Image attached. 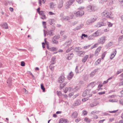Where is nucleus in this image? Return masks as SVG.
<instances>
[{"label": "nucleus", "instance_id": "nucleus-1", "mask_svg": "<svg viewBox=\"0 0 123 123\" xmlns=\"http://www.w3.org/2000/svg\"><path fill=\"white\" fill-rule=\"evenodd\" d=\"M101 15L103 17H105L110 19H112L113 18V14L111 12H108L107 11H105L102 12L101 13Z\"/></svg>", "mask_w": 123, "mask_h": 123}, {"label": "nucleus", "instance_id": "nucleus-2", "mask_svg": "<svg viewBox=\"0 0 123 123\" xmlns=\"http://www.w3.org/2000/svg\"><path fill=\"white\" fill-rule=\"evenodd\" d=\"M106 20V19L105 18H104L103 21L98 23L95 26L97 27H99L101 26L106 25L107 24L106 22L105 21V20Z\"/></svg>", "mask_w": 123, "mask_h": 123}, {"label": "nucleus", "instance_id": "nucleus-3", "mask_svg": "<svg viewBox=\"0 0 123 123\" xmlns=\"http://www.w3.org/2000/svg\"><path fill=\"white\" fill-rule=\"evenodd\" d=\"M74 14L77 17L80 16L84 15V12L83 11L80 10L77 12H74Z\"/></svg>", "mask_w": 123, "mask_h": 123}, {"label": "nucleus", "instance_id": "nucleus-4", "mask_svg": "<svg viewBox=\"0 0 123 123\" xmlns=\"http://www.w3.org/2000/svg\"><path fill=\"white\" fill-rule=\"evenodd\" d=\"M87 9L90 11H94L96 9V7L93 5H90L88 6Z\"/></svg>", "mask_w": 123, "mask_h": 123}, {"label": "nucleus", "instance_id": "nucleus-5", "mask_svg": "<svg viewBox=\"0 0 123 123\" xmlns=\"http://www.w3.org/2000/svg\"><path fill=\"white\" fill-rule=\"evenodd\" d=\"M74 1V0H69L67 3V5L66 6V8L67 9L70 8V6L73 4Z\"/></svg>", "mask_w": 123, "mask_h": 123}, {"label": "nucleus", "instance_id": "nucleus-6", "mask_svg": "<svg viewBox=\"0 0 123 123\" xmlns=\"http://www.w3.org/2000/svg\"><path fill=\"white\" fill-rule=\"evenodd\" d=\"M65 80V78L64 75L62 74L58 79V81L60 83H62Z\"/></svg>", "mask_w": 123, "mask_h": 123}, {"label": "nucleus", "instance_id": "nucleus-7", "mask_svg": "<svg viewBox=\"0 0 123 123\" xmlns=\"http://www.w3.org/2000/svg\"><path fill=\"white\" fill-rule=\"evenodd\" d=\"M90 91V89H87L85 90L82 93V95L83 97H85L88 94L89 92Z\"/></svg>", "mask_w": 123, "mask_h": 123}, {"label": "nucleus", "instance_id": "nucleus-8", "mask_svg": "<svg viewBox=\"0 0 123 123\" xmlns=\"http://www.w3.org/2000/svg\"><path fill=\"white\" fill-rule=\"evenodd\" d=\"M106 38L105 36H103L101 37L100 38V43L101 44L104 43L106 40Z\"/></svg>", "mask_w": 123, "mask_h": 123}, {"label": "nucleus", "instance_id": "nucleus-9", "mask_svg": "<svg viewBox=\"0 0 123 123\" xmlns=\"http://www.w3.org/2000/svg\"><path fill=\"white\" fill-rule=\"evenodd\" d=\"M116 53L117 51L115 49H114L113 51V53H112L111 55L110 59L111 60L115 56Z\"/></svg>", "mask_w": 123, "mask_h": 123}, {"label": "nucleus", "instance_id": "nucleus-10", "mask_svg": "<svg viewBox=\"0 0 123 123\" xmlns=\"http://www.w3.org/2000/svg\"><path fill=\"white\" fill-rule=\"evenodd\" d=\"M74 75V74L73 73L71 72L69 74L68 76V79L69 80H70L73 77Z\"/></svg>", "mask_w": 123, "mask_h": 123}, {"label": "nucleus", "instance_id": "nucleus-11", "mask_svg": "<svg viewBox=\"0 0 123 123\" xmlns=\"http://www.w3.org/2000/svg\"><path fill=\"white\" fill-rule=\"evenodd\" d=\"M54 35V31L51 30L49 31L47 33V35H49L50 36H53Z\"/></svg>", "mask_w": 123, "mask_h": 123}, {"label": "nucleus", "instance_id": "nucleus-12", "mask_svg": "<svg viewBox=\"0 0 123 123\" xmlns=\"http://www.w3.org/2000/svg\"><path fill=\"white\" fill-rule=\"evenodd\" d=\"M101 49V47H99L97 48L96 50L95 53V54L96 56H97L98 55V53L100 52Z\"/></svg>", "mask_w": 123, "mask_h": 123}, {"label": "nucleus", "instance_id": "nucleus-13", "mask_svg": "<svg viewBox=\"0 0 123 123\" xmlns=\"http://www.w3.org/2000/svg\"><path fill=\"white\" fill-rule=\"evenodd\" d=\"M67 122V120L65 119L61 118L59 120V123H66Z\"/></svg>", "mask_w": 123, "mask_h": 123}, {"label": "nucleus", "instance_id": "nucleus-14", "mask_svg": "<svg viewBox=\"0 0 123 123\" xmlns=\"http://www.w3.org/2000/svg\"><path fill=\"white\" fill-rule=\"evenodd\" d=\"M74 55L73 53H71L70 55H68V56L66 57V59L68 60H70L72 59V57Z\"/></svg>", "mask_w": 123, "mask_h": 123}, {"label": "nucleus", "instance_id": "nucleus-15", "mask_svg": "<svg viewBox=\"0 0 123 123\" xmlns=\"http://www.w3.org/2000/svg\"><path fill=\"white\" fill-rule=\"evenodd\" d=\"M98 69H95L90 74V76L92 77L94 76L96 72L98 71Z\"/></svg>", "mask_w": 123, "mask_h": 123}, {"label": "nucleus", "instance_id": "nucleus-16", "mask_svg": "<svg viewBox=\"0 0 123 123\" xmlns=\"http://www.w3.org/2000/svg\"><path fill=\"white\" fill-rule=\"evenodd\" d=\"M1 26L3 28L5 29H8V28L7 24L6 23H5L1 25Z\"/></svg>", "mask_w": 123, "mask_h": 123}, {"label": "nucleus", "instance_id": "nucleus-17", "mask_svg": "<svg viewBox=\"0 0 123 123\" xmlns=\"http://www.w3.org/2000/svg\"><path fill=\"white\" fill-rule=\"evenodd\" d=\"M93 36L95 37L100 35L101 34L99 32V31H98L94 33H93Z\"/></svg>", "mask_w": 123, "mask_h": 123}, {"label": "nucleus", "instance_id": "nucleus-18", "mask_svg": "<svg viewBox=\"0 0 123 123\" xmlns=\"http://www.w3.org/2000/svg\"><path fill=\"white\" fill-rule=\"evenodd\" d=\"M89 57L88 55H86L85 56H84L83 59L82 60V62H85L87 60V58Z\"/></svg>", "mask_w": 123, "mask_h": 123}, {"label": "nucleus", "instance_id": "nucleus-19", "mask_svg": "<svg viewBox=\"0 0 123 123\" xmlns=\"http://www.w3.org/2000/svg\"><path fill=\"white\" fill-rule=\"evenodd\" d=\"M93 23V21L92 19L88 20L86 22V24L87 25H89Z\"/></svg>", "mask_w": 123, "mask_h": 123}, {"label": "nucleus", "instance_id": "nucleus-20", "mask_svg": "<svg viewBox=\"0 0 123 123\" xmlns=\"http://www.w3.org/2000/svg\"><path fill=\"white\" fill-rule=\"evenodd\" d=\"M63 0H61L59 4L58 5V7L60 8H61L63 6Z\"/></svg>", "mask_w": 123, "mask_h": 123}, {"label": "nucleus", "instance_id": "nucleus-21", "mask_svg": "<svg viewBox=\"0 0 123 123\" xmlns=\"http://www.w3.org/2000/svg\"><path fill=\"white\" fill-rule=\"evenodd\" d=\"M61 19L62 20H68L69 19L68 17L64 16L62 18H61Z\"/></svg>", "mask_w": 123, "mask_h": 123}, {"label": "nucleus", "instance_id": "nucleus-22", "mask_svg": "<svg viewBox=\"0 0 123 123\" xmlns=\"http://www.w3.org/2000/svg\"><path fill=\"white\" fill-rule=\"evenodd\" d=\"M81 101L79 99L77 100L75 102V106H77L80 104Z\"/></svg>", "mask_w": 123, "mask_h": 123}, {"label": "nucleus", "instance_id": "nucleus-23", "mask_svg": "<svg viewBox=\"0 0 123 123\" xmlns=\"http://www.w3.org/2000/svg\"><path fill=\"white\" fill-rule=\"evenodd\" d=\"M55 21V20L54 19H50L49 20V24L51 25L53 24L54 25V22Z\"/></svg>", "mask_w": 123, "mask_h": 123}, {"label": "nucleus", "instance_id": "nucleus-24", "mask_svg": "<svg viewBox=\"0 0 123 123\" xmlns=\"http://www.w3.org/2000/svg\"><path fill=\"white\" fill-rule=\"evenodd\" d=\"M55 59L56 58L55 57H53L52 58L51 60V64H54L55 63Z\"/></svg>", "mask_w": 123, "mask_h": 123}, {"label": "nucleus", "instance_id": "nucleus-25", "mask_svg": "<svg viewBox=\"0 0 123 123\" xmlns=\"http://www.w3.org/2000/svg\"><path fill=\"white\" fill-rule=\"evenodd\" d=\"M72 116L73 118H75L77 116V112H74L72 114Z\"/></svg>", "mask_w": 123, "mask_h": 123}, {"label": "nucleus", "instance_id": "nucleus-26", "mask_svg": "<svg viewBox=\"0 0 123 123\" xmlns=\"http://www.w3.org/2000/svg\"><path fill=\"white\" fill-rule=\"evenodd\" d=\"M55 38H54V37L52 38V42L53 43L57 44L58 43V41Z\"/></svg>", "mask_w": 123, "mask_h": 123}, {"label": "nucleus", "instance_id": "nucleus-27", "mask_svg": "<svg viewBox=\"0 0 123 123\" xmlns=\"http://www.w3.org/2000/svg\"><path fill=\"white\" fill-rule=\"evenodd\" d=\"M83 26V24H81L79 26L75 28V29L76 30H78L81 28Z\"/></svg>", "mask_w": 123, "mask_h": 123}, {"label": "nucleus", "instance_id": "nucleus-28", "mask_svg": "<svg viewBox=\"0 0 123 123\" xmlns=\"http://www.w3.org/2000/svg\"><path fill=\"white\" fill-rule=\"evenodd\" d=\"M84 120L85 121L88 123H89L91 121V119L87 117L85 118Z\"/></svg>", "mask_w": 123, "mask_h": 123}, {"label": "nucleus", "instance_id": "nucleus-29", "mask_svg": "<svg viewBox=\"0 0 123 123\" xmlns=\"http://www.w3.org/2000/svg\"><path fill=\"white\" fill-rule=\"evenodd\" d=\"M85 54L84 52L83 51H80L79 53V55L80 56H82Z\"/></svg>", "mask_w": 123, "mask_h": 123}, {"label": "nucleus", "instance_id": "nucleus-30", "mask_svg": "<svg viewBox=\"0 0 123 123\" xmlns=\"http://www.w3.org/2000/svg\"><path fill=\"white\" fill-rule=\"evenodd\" d=\"M50 7L51 8H54V3L51 2L50 3Z\"/></svg>", "mask_w": 123, "mask_h": 123}, {"label": "nucleus", "instance_id": "nucleus-31", "mask_svg": "<svg viewBox=\"0 0 123 123\" xmlns=\"http://www.w3.org/2000/svg\"><path fill=\"white\" fill-rule=\"evenodd\" d=\"M53 64H51L49 66V68L51 70H53L54 69V66L53 65Z\"/></svg>", "mask_w": 123, "mask_h": 123}, {"label": "nucleus", "instance_id": "nucleus-32", "mask_svg": "<svg viewBox=\"0 0 123 123\" xmlns=\"http://www.w3.org/2000/svg\"><path fill=\"white\" fill-rule=\"evenodd\" d=\"M41 88L42 89L43 92H44L45 89L44 86L43 85V84H41Z\"/></svg>", "mask_w": 123, "mask_h": 123}, {"label": "nucleus", "instance_id": "nucleus-33", "mask_svg": "<svg viewBox=\"0 0 123 123\" xmlns=\"http://www.w3.org/2000/svg\"><path fill=\"white\" fill-rule=\"evenodd\" d=\"M54 38H55L56 39H59L60 37V36L59 35H58L53 37Z\"/></svg>", "mask_w": 123, "mask_h": 123}, {"label": "nucleus", "instance_id": "nucleus-34", "mask_svg": "<svg viewBox=\"0 0 123 123\" xmlns=\"http://www.w3.org/2000/svg\"><path fill=\"white\" fill-rule=\"evenodd\" d=\"M93 36V34L91 35L88 37V38L89 40H91L93 39L94 37Z\"/></svg>", "mask_w": 123, "mask_h": 123}, {"label": "nucleus", "instance_id": "nucleus-35", "mask_svg": "<svg viewBox=\"0 0 123 123\" xmlns=\"http://www.w3.org/2000/svg\"><path fill=\"white\" fill-rule=\"evenodd\" d=\"M118 40L120 41L123 40V35L119 37L118 38Z\"/></svg>", "mask_w": 123, "mask_h": 123}, {"label": "nucleus", "instance_id": "nucleus-36", "mask_svg": "<svg viewBox=\"0 0 123 123\" xmlns=\"http://www.w3.org/2000/svg\"><path fill=\"white\" fill-rule=\"evenodd\" d=\"M107 52L106 51H105L103 54L102 55V59H103L104 57H105L106 54Z\"/></svg>", "mask_w": 123, "mask_h": 123}, {"label": "nucleus", "instance_id": "nucleus-37", "mask_svg": "<svg viewBox=\"0 0 123 123\" xmlns=\"http://www.w3.org/2000/svg\"><path fill=\"white\" fill-rule=\"evenodd\" d=\"M73 49L72 47H71L69 48L67 50H66V52L67 53H68V52L70 51L71 50H72Z\"/></svg>", "mask_w": 123, "mask_h": 123}, {"label": "nucleus", "instance_id": "nucleus-38", "mask_svg": "<svg viewBox=\"0 0 123 123\" xmlns=\"http://www.w3.org/2000/svg\"><path fill=\"white\" fill-rule=\"evenodd\" d=\"M107 0H101L99 1V3H103L104 2H107Z\"/></svg>", "mask_w": 123, "mask_h": 123}, {"label": "nucleus", "instance_id": "nucleus-39", "mask_svg": "<svg viewBox=\"0 0 123 123\" xmlns=\"http://www.w3.org/2000/svg\"><path fill=\"white\" fill-rule=\"evenodd\" d=\"M75 49H77V50H76V52H79L80 51V49H81V48L80 47H76Z\"/></svg>", "mask_w": 123, "mask_h": 123}, {"label": "nucleus", "instance_id": "nucleus-40", "mask_svg": "<svg viewBox=\"0 0 123 123\" xmlns=\"http://www.w3.org/2000/svg\"><path fill=\"white\" fill-rule=\"evenodd\" d=\"M123 71V69H120L119 71H118L116 73V74H119L122 72Z\"/></svg>", "mask_w": 123, "mask_h": 123}, {"label": "nucleus", "instance_id": "nucleus-41", "mask_svg": "<svg viewBox=\"0 0 123 123\" xmlns=\"http://www.w3.org/2000/svg\"><path fill=\"white\" fill-rule=\"evenodd\" d=\"M98 17L97 16H94V18H93L92 19V21H93V22L95 21L97 19Z\"/></svg>", "mask_w": 123, "mask_h": 123}, {"label": "nucleus", "instance_id": "nucleus-42", "mask_svg": "<svg viewBox=\"0 0 123 123\" xmlns=\"http://www.w3.org/2000/svg\"><path fill=\"white\" fill-rule=\"evenodd\" d=\"M78 21H75L72 23V25L73 26H74L77 24L78 23Z\"/></svg>", "mask_w": 123, "mask_h": 123}, {"label": "nucleus", "instance_id": "nucleus-43", "mask_svg": "<svg viewBox=\"0 0 123 123\" xmlns=\"http://www.w3.org/2000/svg\"><path fill=\"white\" fill-rule=\"evenodd\" d=\"M82 113L84 115H86L87 114V112L86 111H83Z\"/></svg>", "mask_w": 123, "mask_h": 123}, {"label": "nucleus", "instance_id": "nucleus-44", "mask_svg": "<svg viewBox=\"0 0 123 123\" xmlns=\"http://www.w3.org/2000/svg\"><path fill=\"white\" fill-rule=\"evenodd\" d=\"M88 97H87V98H83L82 100V101L85 102V101H86L87 100H88Z\"/></svg>", "mask_w": 123, "mask_h": 123}, {"label": "nucleus", "instance_id": "nucleus-45", "mask_svg": "<svg viewBox=\"0 0 123 123\" xmlns=\"http://www.w3.org/2000/svg\"><path fill=\"white\" fill-rule=\"evenodd\" d=\"M42 16H43V17H41V18L42 19H46V17L45 15L43 14V15H42Z\"/></svg>", "mask_w": 123, "mask_h": 123}, {"label": "nucleus", "instance_id": "nucleus-46", "mask_svg": "<svg viewBox=\"0 0 123 123\" xmlns=\"http://www.w3.org/2000/svg\"><path fill=\"white\" fill-rule=\"evenodd\" d=\"M21 65L22 66H25V63L24 62H21Z\"/></svg>", "mask_w": 123, "mask_h": 123}, {"label": "nucleus", "instance_id": "nucleus-47", "mask_svg": "<svg viewBox=\"0 0 123 123\" xmlns=\"http://www.w3.org/2000/svg\"><path fill=\"white\" fill-rule=\"evenodd\" d=\"M119 101L120 104L123 105V99H120Z\"/></svg>", "mask_w": 123, "mask_h": 123}, {"label": "nucleus", "instance_id": "nucleus-48", "mask_svg": "<svg viewBox=\"0 0 123 123\" xmlns=\"http://www.w3.org/2000/svg\"><path fill=\"white\" fill-rule=\"evenodd\" d=\"M107 24L108 25V26L109 27H111L112 25V24L110 22H108Z\"/></svg>", "mask_w": 123, "mask_h": 123}, {"label": "nucleus", "instance_id": "nucleus-49", "mask_svg": "<svg viewBox=\"0 0 123 123\" xmlns=\"http://www.w3.org/2000/svg\"><path fill=\"white\" fill-rule=\"evenodd\" d=\"M57 93L58 96H61L62 94L61 92L57 91Z\"/></svg>", "mask_w": 123, "mask_h": 123}, {"label": "nucleus", "instance_id": "nucleus-50", "mask_svg": "<svg viewBox=\"0 0 123 123\" xmlns=\"http://www.w3.org/2000/svg\"><path fill=\"white\" fill-rule=\"evenodd\" d=\"M51 28L52 29L51 30L52 31H54L55 29V26L54 25L52 26L51 27Z\"/></svg>", "mask_w": 123, "mask_h": 123}, {"label": "nucleus", "instance_id": "nucleus-51", "mask_svg": "<svg viewBox=\"0 0 123 123\" xmlns=\"http://www.w3.org/2000/svg\"><path fill=\"white\" fill-rule=\"evenodd\" d=\"M105 92H99L98 93V94L99 95H103L105 94Z\"/></svg>", "mask_w": 123, "mask_h": 123}, {"label": "nucleus", "instance_id": "nucleus-52", "mask_svg": "<svg viewBox=\"0 0 123 123\" xmlns=\"http://www.w3.org/2000/svg\"><path fill=\"white\" fill-rule=\"evenodd\" d=\"M64 86L62 84H61L60 85V89H62L64 87Z\"/></svg>", "mask_w": 123, "mask_h": 123}, {"label": "nucleus", "instance_id": "nucleus-53", "mask_svg": "<svg viewBox=\"0 0 123 123\" xmlns=\"http://www.w3.org/2000/svg\"><path fill=\"white\" fill-rule=\"evenodd\" d=\"M76 1L79 3H80L82 2L83 0H76Z\"/></svg>", "mask_w": 123, "mask_h": 123}, {"label": "nucleus", "instance_id": "nucleus-54", "mask_svg": "<svg viewBox=\"0 0 123 123\" xmlns=\"http://www.w3.org/2000/svg\"><path fill=\"white\" fill-rule=\"evenodd\" d=\"M78 66H76V69L75 70V71L76 72V73H79V71H78Z\"/></svg>", "mask_w": 123, "mask_h": 123}, {"label": "nucleus", "instance_id": "nucleus-55", "mask_svg": "<svg viewBox=\"0 0 123 123\" xmlns=\"http://www.w3.org/2000/svg\"><path fill=\"white\" fill-rule=\"evenodd\" d=\"M91 46V45H89L88 46H84V48L85 49H88Z\"/></svg>", "mask_w": 123, "mask_h": 123}, {"label": "nucleus", "instance_id": "nucleus-56", "mask_svg": "<svg viewBox=\"0 0 123 123\" xmlns=\"http://www.w3.org/2000/svg\"><path fill=\"white\" fill-rule=\"evenodd\" d=\"M38 13L40 15H42L43 14V11H39Z\"/></svg>", "mask_w": 123, "mask_h": 123}, {"label": "nucleus", "instance_id": "nucleus-57", "mask_svg": "<svg viewBox=\"0 0 123 123\" xmlns=\"http://www.w3.org/2000/svg\"><path fill=\"white\" fill-rule=\"evenodd\" d=\"M118 111V110H115L114 111H109V112L111 113H115L116 112Z\"/></svg>", "mask_w": 123, "mask_h": 123}, {"label": "nucleus", "instance_id": "nucleus-58", "mask_svg": "<svg viewBox=\"0 0 123 123\" xmlns=\"http://www.w3.org/2000/svg\"><path fill=\"white\" fill-rule=\"evenodd\" d=\"M87 35H86L85 34H82V37H87Z\"/></svg>", "mask_w": 123, "mask_h": 123}, {"label": "nucleus", "instance_id": "nucleus-59", "mask_svg": "<svg viewBox=\"0 0 123 123\" xmlns=\"http://www.w3.org/2000/svg\"><path fill=\"white\" fill-rule=\"evenodd\" d=\"M105 120V119H103L100 120L98 122V123H103L104 121Z\"/></svg>", "mask_w": 123, "mask_h": 123}, {"label": "nucleus", "instance_id": "nucleus-60", "mask_svg": "<svg viewBox=\"0 0 123 123\" xmlns=\"http://www.w3.org/2000/svg\"><path fill=\"white\" fill-rule=\"evenodd\" d=\"M113 1L112 0H111L109 2V5H111L113 3Z\"/></svg>", "mask_w": 123, "mask_h": 123}, {"label": "nucleus", "instance_id": "nucleus-61", "mask_svg": "<svg viewBox=\"0 0 123 123\" xmlns=\"http://www.w3.org/2000/svg\"><path fill=\"white\" fill-rule=\"evenodd\" d=\"M43 32L44 33V35L45 37H46V34H47V32L45 30H43Z\"/></svg>", "mask_w": 123, "mask_h": 123}, {"label": "nucleus", "instance_id": "nucleus-62", "mask_svg": "<svg viewBox=\"0 0 123 123\" xmlns=\"http://www.w3.org/2000/svg\"><path fill=\"white\" fill-rule=\"evenodd\" d=\"M68 88H65V89L64 90V91L65 93H66L68 90Z\"/></svg>", "mask_w": 123, "mask_h": 123}, {"label": "nucleus", "instance_id": "nucleus-63", "mask_svg": "<svg viewBox=\"0 0 123 123\" xmlns=\"http://www.w3.org/2000/svg\"><path fill=\"white\" fill-rule=\"evenodd\" d=\"M81 120V119L80 118H78L75 120V122H78L79 121Z\"/></svg>", "mask_w": 123, "mask_h": 123}, {"label": "nucleus", "instance_id": "nucleus-64", "mask_svg": "<svg viewBox=\"0 0 123 123\" xmlns=\"http://www.w3.org/2000/svg\"><path fill=\"white\" fill-rule=\"evenodd\" d=\"M118 0L121 3L122 5L123 6V0Z\"/></svg>", "mask_w": 123, "mask_h": 123}]
</instances>
